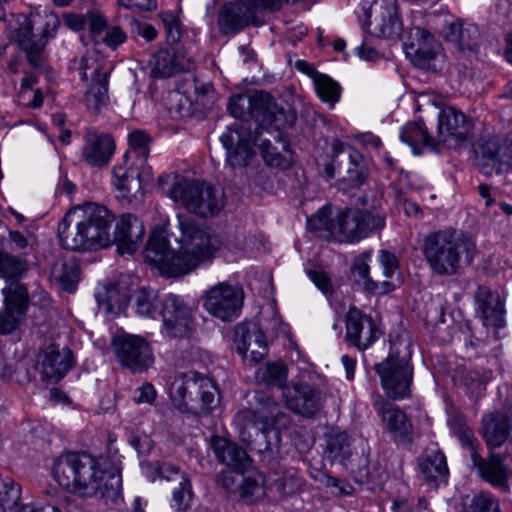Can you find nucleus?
<instances>
[{
    "label": "nucleus",
    "instance_id": "40",
    "mask_svg": "<svg viewBox=\"0 0 512 512\" xmlns=\"http://www.w3.org/2000/svg\"><path fill=\"white\" fill-rule=\"evenodd\" d=\"M353 274L358 283L363 285V287L371 292H379V293H387L394 289V285L389 281H384L381 283V289L377 282L373 281L369 277V266L364 257H359L355 259L353 264Z\"/></svg>",
    "mask_w": 512,
    "mask_h": 512
},
{
    "label": "nucleus",
    "instance_id": "33",
    "mask_svg": "<svg viewBox=\"0 0 512 512\" xmlns=\"http://www.w3.org/2000/svg\"><path fill=\"white\" fill-rule=\"evenodd\" d=\"M375 21L379 26V35L383 38H397L402 32V21L398 13L397 2H380L376 10Z\"/></svg>",
    "mask_w": 512,
    "mask_h": 512
},
{
    "label": "nucleus",
    "instance_id": "61",
    "mask_svg": "<svg viewBox=\"0 0 512 512\" xmlns=\"http://www.w3.org/2000/svg\"><path fill=\"white\" fill-rule=\"evenodd\" d=\"M349 150H355V149L340 140H335L332 144L333 164L337 165L339 168H341L343 161L339 162L338 157L340 155H344L348 159L349 155H350Z\"/></svg>",
    "mask_w": 512,
    "mask_h": 512
},
{
    "label": "nucleus",
    "instance_id": "55",
    "mask_svg": "<svg viewBox=\"0 0 512 512\" xmlns=\"http://www.w3.org/2000/svg\"><path fill=\"white\" fill-rule=\"evenodd\" d=\"M157 393L151 383H144L135 390L134 399L137 403H152L156 399Z\"/></svg>",
    "mask_w": 512,
    "mask_h": 512
},
{
    "label": "nucleus",
    "instance_id": "19",
    "mask_svg": "<svg viewBox=\"0 0 512 512\" xmlns=\"http://www.w3.org/2000/svg\"><path fill=\"white\" fill-rule=\"evenodd\" d=\"M255 404L250 410L244 412L245 417L251 418L254 425L260 424V436L265 437L266 433L285 426L287 415L281 410L280 404L268 393L256 391L254 394Z\"/></svg>",
    "mask_w": 512,
    "mask_h": 512
},
{
    "label": "nucleus",
    "instance_id": "36",
    "mask_svg": "<svg viewBox=\"0 0 512 512\" xmlns=\"http://www.w3.org/2000/svg\"><path fill=\"white\" fill-rule=\"evenodd\" d=\"M400 139L408 144L414 154H420V147L436 148L434 138L430 137L422 119L407 123L400 134Z\"/></svg>",
    "mask_w": 512,
    "mask_h": 512
},
{
    "label": "nucleus",
    "instance_id": "11",
    "mask_svg": "<svg viewBox=\"0 0 512 512\" xmlns=\"http://www.w3.org/2000/svg\"><path fill=\"white\" fill-rule=\"evenodd\" d=\"M281 2H225L218 13V27L223 34H236L245 27L265 22L266 12L281 8Z\"/></svg>",
    "mask_w": 512,
    "mask_h": 512
},
{
    "label": "nucleus",
    "instance_id": "6",
    "mask_svg": "<svg viewBox=\"0 0 512 512\" xmlns=\"http://www.w3.org/2000/svg\"><path fill=\"white\" fill-rule=\"evenodd\" d=\"M329 214V208L318 210L308 220V225L315 231H327L332 238L340 242L359 241L385 225V215L379 210L348 208L339 211L333 219Z\"/></svg>",
    "mask_w": 512,
    "mask_h": 512
},
{
    "label": "nucleus",
    "instance_id": "57",
    "mask_svg": "<svg viewBox=\"0 0 512 512\" xmlns=\"http://www.w3.org/2000/svg\"><path fill=\"white\" fill-rule=\"evenodd\" d=\"M325 485L328 488L334 489V494L336 495H350L352 494L354 488L351 484L346 481L340 480L338 478L327 476Z\"/></svg>",
    "mask_w": 512,
    "mask_h": 512
},
{
    "label": "nucleus",
    "instance_id": "31",
    "mask_svg": "<svg viewBox=\"0 0 512 512\" xmlns=\"http://www.w3.org/2000/svg\"><path fill=\"white\" fill-rule=\"evenodd\" d=\"M213 450L219 462L227 465L237 472H243L250 464L247 452L237 444L222 438L215 437L212 441Z\"/></svg>",
    "mask_w": 512,
    "mask_h": 512
},
{
    "label": "nucleus",
    "instance_id": "34",
    "mask_svg": "<svg viewBox=\"0 0 512 512\" xmlns=\"http://www.w3.org/2000/svg\"><path fill=\"white\" fill-rule=\"evenodd\" d=\"M113 185L123 198H128L141 188L140 172L133 164L124 161L123 165H116L112 170Z\"/></svg>",
    "mask_w": 512,
    "mask_h": 512
},
{
    "label": "nucleus",
    "instance_id": "62",
    "mask_svg": "<svg viewBox=\"0 0 512 512\" xmlns=\"http://www.w3.org/2000/svg\"><path fill=\"white\" fill-rule=\"evenodd\" d=\"M126 40L125 33L119 27H113L108 30L104 38V43L111 47L116 48Z\"/></svg>",
    "mask_w": 512,
    "mask_h": 512
},
{
    "label": "nucleus",
    "instance_id": "23",
    "mask_svg": "<svg viewBox=\"0 0 512 512\" xmlns=\"http://www.w3.org/2000/svg\"><path fill=\"white\" fill-rule=\"evenodd\" d=\"M372 404L384 430L392 437L406 439L412 435V422L399 406L388 402L381 395H376Z\"/></svg>",
    "mask_w": 512,
    "mask_h": 512
},
{
    "label": "nucleus",
    "instance_id": "10",
    "mask_svg": "<svg viewBox=\"0 0 512 512\" xmlns=\"http://www.w3.org/2000/svg\"><path fill=\"white\" fill-rule=\"evenodd\" d=\"M56 14L44 9L30 12L23 23L12 33L13 41L25 52L30 65L41 68L44 65V49L59 27Z\"/></svg>",
    "mask_w": 512,
    "mask_h": 512
},
{
    "label": "nucleus",
    "instance_id": "32",
    "mask_svg": "<svg viewBox=\"0 0 512 512\" xmlns=\"http://www.w3.org/2000/svg\"><path fill=\"white\" fill-rule=\"evenodd\" d=\"M483 438L489 447L498 448L508 439L511 425L508 416L494 412L482 418Z\"/></svg>",
    "mask_w": 512,
    "mask_h": 512
},
{
    "label": "nucleus",
    "instance_id": "22",
    "mask_svg": "<svg viewBox=\"0 0 512 512\" xmlns=\"http://www.w3.org/2000/svg\"><path fill=\"white\" fill-rule=\"evenodd\" d=\"M2 293L5 312L0 315V334H10L18 327L24 316L28 293L26 287L19 282L10 283L2 289Z\"/></svg>",
    "mask_w": 512,
    "mask_h": 512
},
{
    "label": "nucleus",
    "instance_id": "29",
    "mask_svg": "<svg viewBox=\"0 0 512 512\" xmlns=\"http://www.w3.org/2000/svg\"><path fill=\"white\" fill-rule=\"evenodd\" d=\"M476 302L485 326L500 328L504 325V304L500 295L481 286L476 292Z\"/></svg>",
    "mask_w": 512,
    "mask_h": 512
},
{
    "label": "nucleus",
    "instance_id": "8",
    "mask_svg": "<svg viewBox=\"0 0 512 512\" xmlns=\"http://www.w3.org/2000/svg\"><path fill=\"white\" fill-rule=\"evenodd\" d=\"M229 113L236 119L245 115L246 108L252 118L269 133L280 145L281 150L289 151L287 136L282 132L286 127L287 120L284 110L279 107L274 98L265 92H255L249 97L234 95L230 97L227 105Z\"/></svg>",
    "mask_w": 512,
    "mask_h": 512
},
{
    "label": "nucleus",
    "instance_id": "13",
    "mask_svg": "<svg viewBox=\"0 0 512 512\" xmlns=\"http://www.w3.org/2000/svg\"><path fill=\"white\" fill-rule=\"evenodd\" d=\"M243 300L244 293L241 288L220 282L206 290L202 306L213 317L231 322L240 315Z\"/></svg>",
    "mask_w": 512,
    "mask_h": 512
},
{
    "label": "nucleus",
    "instance_id": "42",
    "mask_svg": "<svg viewBox=\"0 0 512 512\" xmlns=\"http://www.w3.org/2000/svg\"><path fill=\"white\" fill-rule=\"evenodd\" d=\"M241 498L247 503H254L266 495L264 477L262 474L254 473L243 478L239 487Z\"/></svg>",
    "mask_w": 512,
    "mask_h": 512
},
{
    "label": "nucleus",
    "instance_id": "53",
    "mask_svg": "<svg viewBox=\"0 0 512 512\" xmlns=\"http://www.w3.org/2000/svg\"><path fill=\"white\" fill-rule=\"evenodd\" d=\"M192 495L190 480L182 478L179 486L173 490L171 506L177 511L185 510L190 505Z\"/></svg>",
    "mask_w": 512,
    "mask_h": 512
},
{
    "label": "nucleus",
    "instance_id": "52",
    "mask_svg": "<svg viewBox=\"0 0 512 512\" xmlns=\"http://www.w3.org/2000/svg\"><path fill=\"white\" fill-rule=\"evenodd\" d=\"M98 301L100 305L105 307L106 311L110 313H118L128 304L129 296L127 293L120 294L116 286H110L106 290V298H99Z\"/></svg>",
    "mask_w": 512,
    "mask_h": 512
},
{
    "label": "nucleus",
    "instance_id": "4",
    "mask_svg": "<svg viewBox=\"0 0 512 512\" xmlns=\"http://www.w3.org/2000/svg\"><path fill=\"white\" fill-rule=\"evenodd\" d=\"M422 253L434 274L452 276L474 261L478 249L472 236L450 228L426 235Z\"/></svg>",
    "mask_w": 512,
    "mask_h": 512
},
{
    "label": "nucleus",
    "instance_id": "64",
    "mask_svg": "<svg viewBox=\"0 0 512 512\" xmlns=\"http://www.w3.org/2000/svg\"><path fill=\"white\" fill-rule=\"evenodd\" d=\"M64 23L74 31H80L86 26V16L78 14H65Z\"/></svg>",
    "mask_w": 512,
    "mask_h": 512
},
{
    "label": "nucleus",
    "instance_id": "39",
    "mask_svg": "<svg viewBox=\"0 0 512 512\" xmlns=\"http://www.w3.org/2000/svg\"><path fill=\"white\" fill-rule=\"evenodd\" d=\"M135 312L142 317L154 318L158 313L159 295L158 292L150 288L138 289L134 296Z\"/></svg>",
    "mask_w": 512,
    "mask_h": 512
},
{
    "label": "nucleus",
    "instance_id": "15",
    "mask_svg": "<svg viewBox=\"0 0 512 512\" xmlns=\"http://www.w3.org/2000/svg\"><path fill=\"white\" fill-rule=\"evenodd\" d=\"M112 347L118 361L133 372H143L153 362L152 349L142 337L116 335L112 339Z\"/></svg>",
    "mask_w": 512,
    "mask_h": 512
},
{
    "label": "nucleus",
    "instance_id": "16",
    "mask_svg": "<svg viewBox=\"0 0 512 512\" xmlns=\"http://www.w3.org/2000/svg\"><path fill=\"white\" fill-rule=\"evenodd\" d=\"M161 316L164 332L172 338H185L194 331L192 309L178 295L169 294L162 301Z\"/></svg>",
    "mask_w": 512,
    "mask_h": 512
},
{
    "label": "nucleus",
    "instance_id": "58",
    "mask_svg": "<svg viewBox=\"0 0 512 512\" xmlns=\"http://www.w3.org/2000/svg\"><path fill=\"white\" fill-rule=\"evenodd\" d=\"M86 24H88L90 32L97 35L106 28L107 21L100 13H89L86 16Z\"/></svg>",
    "mask_w": 512,
    "mask_h": 512
},
{
    "label": "nucleus",
    "instance_id": "12",
    "mask_svg": "<svg viewBox=\"0 0 512 512\" xmlns=\"http://www.w3.org/2000/svg\"><path fill=\"white\" fill-rule=\"evenodd\" d=\"M410 42L404 44L405 54L418 68L427 71L442 70L446 56L441 44L427 30L414 27L410 30Z\"/></svg>",
    "mask_w": 512,
    "mask_h": 512
},
{
    "label": "nucleus",
    "instance_id": "43",
    "mask_svg": "<svg viewBox=\"0 0 512 512\" xmlns=\"http://www.w3.org/2000/svg\"><path fill=\"white\" fill-rule=\"evenodd\" d=\"M315 91L318 97L333 107L340 99L341 87L331 77L320 73L313 80Z\"/></svg>",
    "mask_w": 512,
    "mask_h": 512
},
{
    "label": "nucleus",
    "instance_id": "50",
    "mask_svg": "<svg viewBox=\"0 0 512 512\" xmlns=\"http://www.w3.org/2000/svg\"><path fill=\"white\" fill-rule=\"evenodd\" d=\"M254 343L260 350H251L248 355L247 352L251 343L246 342V335H243L241 340H237V352L242 355L245 359H250L252 362H259L265 355L267 344L265 341V337L260 330L254 332Z\"/></svg>",
    "mask_w": 512,
    "mask_h": 512
},
{
    "label": "nucleus",
    "instance_id": "38",
    "mask_svg": "<svg viewBox=\"0 0 512 512\" xmlns=\"http://www.w3.org/2000/svg\"><path fill=\"white\" fill-rule=\"evenodd\" d=\"M52 277L62 288L72 292L79 280V266L75 258L60 259L52 267Z\"/></svg>",
    "mask_w": 512,
    "mask_h": 512
},
{
    "label": "nucleus",
    "instance_id": "56",
    "mask_svg": "<svg viewBox=\"0 0 512 512\" xmlns=\"http://www.w3.org/2000/svg\"><path fill=\"white\" fill-rule=\"evenodd\" d=\"M379 260L383 268V274L386 278H391L398 268L396 257L393 254L382 250L379 255Z\"/></svg>",
    "mask_w": 512,
    "mask_h": 512
},
{
    "label": "nucleus",
    "instance_id": "49",
    "mask_svg": "<svg viewBox=\"0 0 512 512\" xmlns=\"http://www.w3.org/2000/svg\"><path fill=\"white\" fill-rule=\"evenodd\" d=\"M462 512H501V509L496 497L488 492H479L464 504Z\"/></svg>",
    "mask_w": 512,
    "mask_h": 512
},
{
    "label": "nucleus",
    "instance_id": "14",
    "mask_svg": "<svg viewBox=\"0 0 512 512\" xmlns=\"http://www.w3.org/2000/svg\"><path fill=\"white\" fill-rule=\"evenodd\" d=\"M481 173L492 176L512 169V130L505 138L493 136L483 140L476 151Z\"/></svg>",
    "mask_w": 512,
    "mask_h": 512
},
{
    "label": "nucleus",
    "instance_id": "30",
    "mask_svg": "<svg viewBox=\"0 0 512 512\" xmlns=\"http://www.w3.org/2000/svg\"><path fill=\"white\" fill-rule=\"evenodd\" d=\"M419 471L428 485L438 488L447 484L449 469L445 455L439 450H432L418 460Z\"/></svg>",
    "mask_w": 512,
    "mask_h": 512
},
{
    "label": "nucleus",
    "instance_id": "17",
    "mask_svg": "<svg viewBox=\"0 0 512 512\" xmlns=\"http://www.w3.org/2000/svg\"><path fill=\"white\" fill-rule=\"evenodd\" d=\"M245 123L235 122L228 126L220 141L226 149L227 162L232 168L246 166L254 151L257 138L248 133Z\"/></svg>",
    "mask_w": 512,
    "mask_h": 512
},
{
    "label": "nucleus",
    "instance_id": "59",
    "mask_svg": "<svg viewBox=\"0 0 512 512\" xmlns=\"http://www.w3.org/2000/svg\"><path fill=\"white\" fill-rule=\"evenodd\" d=\"M160 17L168 35L173 38H175V36H179L180 30L178 17L171 12H162L160 13Z\"/></svg>",
    "mask_w": 512,
    "mask_h": 512
},
{
    "label": "nucleus",
    "instance_id": "3",
    "mask_svg": "<svg viewBox=\"0 0 512 512\" xmlns=\"http://www.w3.org/2000/svg\"><path fill=\"white\" fill-rule=\"evenodd\" d=\"M114 215L103 205L88 202L71 208L58 223L60 245L71 251H91L110 243Z\"/></svg>",
    "mask_w": 512,
    "mask_h": 512
},
{
    "label": "nucleus",
    "instance_id": "48",
    "mask_svg": "<svg viewBox=\"0 0 512 512\" xmlns=\"http://www.w3.org/2000/svg\"><path fill=\"white\" fill-rule=\"evenodd\" d=\"M150 65L155 77L167 78L176 73L172 50L162 49L156 52L150 59Z\"/></svg>",
    "mask_w": 512,
    "mask_h": 512
},
{
    "label": "nucleus",
    "instance_id": "26",
    "mask_svg": "<svg viewBox=\"0 0 512 512\" xmlns=\"http://www.w3.org/2000/svg\"><path fill=\"white\" fill-rule=\"evenodd\" d=\"M144 235V225L136 216L129 213L120 216L115 226L114 241L122 254L134 253L142 243Z\"/></svg>",
    "mask_w": 512,
    "mask_h": 512
},
{
    "label": "nucleus",
    "instance_id": "1",
    "mask_svg": "<svg viewBox=\"0 0 512 512\" xmlns=\"http://www.w3.org/2000/svg\"><path fill=\"white\" fill-rule=\"evenodd\" d=\"M178 249L171 248L166 227L157 226L144 250L145 260L167 277L188 274L209 261L221 247V240L209 228L187 216H178Z\"/></svg>",
    "mask_w": 512,
    "mask_h": 512
},
{
    "label": "nucleus",
    "instance_id": "2",
    "mask_svg": "<svg viewBox=\"0 0 512 512\" xmlns=\"http://www.w3.org/2000/svg\"><path fill=\"white\" fill-rule=\"evenodd\" d=\"M52 473L60 486L84 498L114 500L121 488L120 475L104 470L99 459L85 452L62 454Z\"/></svg>",
    "mask_w": 512,
    "mask_h": 512
},
{
    "label": "nucleus",
    "instance_id": "45",
    "mask_svg": "<svg viewBox=\"0 0 512 512\" xmlns=\"http://www.w3.org/2000/svg\"><path fill=\"white\" fill-rule=\"evenodd\" d=\"M255 378L258 382L280 387L287 379V369L281 362H269L257 369Z\"/></svg>",
    "mask_w": 512,
    "mask_h": 512
},
{
    "label": "nucleus",
    "instance_id": "46",
    "mask_svg": "<svg viewBox=\"0 0 512 512\" xmlns=\"http://www.w3.org/2000/svg\"><path fill=\"white\" fill-rule=\"evenodd\" d=\"M349 158H346L344 169L346 170V180L353 187L360 186L366 179L367 171L363 156L357 150H349Z\"/></svg>",
    "mask_w": 512,
    "mask_h": 512
},
{
    "label": "nucleus",
    "instance_id": "28",
    "mask_svg": "<svg viewBox=\"0 0 512 512\" xmlns=\"http://www.w3.org/2000/svg\"><path fill=\"white\" fill-rule=\"evenodd\" d=\"M443 35L446 41L462 52H474L480 37L479 29L475 24L464 23L461 20L447 23L443 28Z\"/></svg>",
    "mask_w": 512,
    "mask_h": 512
},
{
    "label": "nucleus",
    "instance_id": "60",
    "mask_svg": "<svg viewBox=\"0 0 512 512\" xmlns=\"http://www.w3.org/2000/svg\"><path fill=\"white\" fill-rule=\"evenodd\" d=\"M308 275L320 291L325 294L330 292L331 282L326 273L322 271H309Z\"/></svg>",
    "mask_w": 512,
    "mask_h": 512
},
{
    "label": "nucleus",
    "instance_id": "5",
    "mask_svg": "<svg viewBox=\"0 0 512 512\" xmlns=\"http://www.w3.org/2000/svg\"><path fill=\"white\" fill-rule=\"evenodd\" d=\"M159 188L165 196L200 217H213L225 205V194L221 187L199 180L188 181L179 174L161 176Z\"/></svg>",
    "mask_w": 512,
    "mask_h": 512
},
{
    "label": "nucleus",
    "instance_id": "37",
    "mask_svg": "<svg viewBox=\"0 0 512 512\" xmlns=\"http://www.w3.org/2000/svg\"><path fill=\"white\" fill-rule=\"evenodd\" d=\"M326 457L331 462L345 464L351 456L349 437L345 432L332 430L326 436Z\"/></svg>",
    "mask_w": 512,
    "mask_h": 512
},
{
    "label": "nucleus",
    "instance_id": "54",
    "mask_svg": "<svg viewBox=\"0 0 512 512\" xmlns=\"http://www.w3.org/2000/svg\"><path fill=\"white\" fill-rule=\"evenodd\" d=\"M172 51L176 73L188 72L194 68V58L187 53L186 48L179 46Z\"/></svg>",
    "mask_w": 512,
    "mask_h": 512
},
{
    "label": "nucleus",
    "instance_id": "35",
    "mask_svg": "<svg viewBox=\"0 0 512 512\" xmlns=\"http://www.w3.org/2000/svg\"><path fill=\"white\" fill-rule=\"evenodd\" d=\"M109 72L95 71L92 82L86 92L85 102L88 110L98 113L109 102L108 81Z\"/></svg>",
    "mask_w": 512,
    "mask_h": 512
},
{
    "label": "nucleus",
    "instance_id": "9",
    "mask_svg": "<svg viewBox=\"0 0 512 512\" xmlns=\"http://www.w3.org/2000/svg\"><path fill=\"white\" fill-rule=\"evenodd\" d=\"M217 388L214 382L196 372L174 376L169 386V396L180 411L194 415H206L216 407Z\"/></svg>",
    "mask_w": 512,
    "mask_h": 512
},
{
    "label": "nucleus",
    "instance_id": "21",
    "mask_svg": "<svg viewBox=\"0 0 512 512\" xmlns=\"http://www.w3.org/2000/svg\"><path fill=\"white\" fill-rule=\"evenodd\" d=\"M471 123L466 115L455 107H443L438 114L437 141L455 146L466 140Z\"/></svg>",
    "mask_w": 512,
    "mask_h": 512
},
{
    "label": "nucleus",
    "instance_id": "18",
    "mask_svg": "<svg viewBox=\"0 0 512 512\" xmlns=\"http://www.w3.org/2000/svg\"><path fill=\"white\" fill-rule=\"evenodd\" d=\"M287 407L307 418L316 416L324 407L325 394L316 386L296 383L283 389Z\"/></svg>",
    "mask_w": 512,
    "mask_h": 512
},
{
    "label": "nucleus",
    "instance_id": "7",
    "mask_svg": "<svg viewBox=\"0 0 512 512\" xmlns=\"http://www.w3.org/2000/svg\"><path fill=\"white\" fill-rule=\"evenodd\" d=\"M412 342L406 331L390 336L388 356L375 366L381 386L390 399L402 400L409 397L413 381L410 364Z\"/></svg>",
    "mask_w": 512,
    "mask_h": 512
},
{
    "label": "nucleus",
    "instance_id": "24",
    "mask_svg": "<svg viewBox=\"0 0 512 512\" xmlns=\"http://www.w3.org/2000/svg\"><path fill=\"white\" fill-rule=\"evenodd\" d=\"M73 367V353L67 348L50 344L42 353V377L46 381L57 383Z\"/></svg>",
    "mask_w": 512,
    "mask_h": 512
},
{
    "label": "nucleus",
    "instance_id": "47",
    "mask_svg": "<svg viewBox=\"0 0 512 512\" xmlns=\"http://www.w3.org/2000/svg\"><path fill=\"white\" fill-rule=\"evenodd\" d=\"M27 271V264L24 260L5 251L0 250V277L6 280L21 278Z\"/></svg>",
    "mask_w": 512,
    "mask_h": 512
},
{
    "label": "nucleus",
    "instance_id": "44",
    "mask_svg": "<svg viewBox=\"0 0 512 512\" xmlns=\"http://www.w3.org/2000/svg\"><path fill=\"white\" fill-rule=\"evenodd\" d=\"M21 497L20 486L11 478L0 477V507L4 512H17Z\"/></svg>",
    "mask_w": 512,
    "mask_h": 512
},
{
    "label": "nucleus",
    "instance_id": "20",
    "mask_svg": "<svg viewBox=\"0 0 512 512\" xmlns=\"http://www.w3.org/2000/svg\"><path fill=\"white\" fill-rule=\"evenodd\" d=\"M345 339L360 351L368 349L380 336V330L370 315L350 308L345 316Z\"/></svg>",
    "mask_w": 512,
    "mask_h": 512
},
{
    "label": "nucleus",
    "instance_id": "25",
    "mask_svg": "<svg viewBox=\"0 0 512 512\" xmlns=\"http://www.w3.org/2000/svg\"><path fill=\"white\" fill-rule=\"evenodd\" d=\"M115 142L110 134L89 131L85 136V143L82 149L83 159L93 167L107 165L114 154Z\"/></svg>",
    "mask_w": 512,
    "mask_h": 512
},
{
    "label": "nucleus",
    "instance_id": "41",
    "mask_svg": "<svg viewBox=\"0 0 512 512\" xmlns=\"http://www.w3.org/2000/svg\"><path fill=\"white\" fill-rule=\"evenodd\" d=\"M128 142L130 151L124 155L125 162H127V160L136 159L140 165H143L149 155V135L142 130H135L128 135Z\"/></svg>",
    "mask_w": 512,
    "mask_h": 512
},
{
    "label": "nucleus",
    "instance_id": "63",
    "mask_svg": "<svg viewBox=\"0 0 512 512\" xmlns=\"http://www.w3.org/2000/svg\"><path fill=\"white\" fill-rule=\"evenodd\" d=\"M158 470L160 477L167 481H181L182 478H186L185 474L181 473L180 470L172 464H162Z\"/></svg>",
    "mask_w": 512,
    "mask_h": 512
},
{
    "label": "nucleus",
    "instance_id": "51",
    "mask_svg": "<svg viewBox=\"0 0 512 512\" xmlns=\"http://www.w3.org/2000/svg\"><path fill=\"white\" fill-rule=\"evenodd\" d=\"M256 145L259 147L264 161L276 168H286L289 165V160L281 154L278 147H274L271 140L268 138L260 139Z\"/></svg>",
    "mask_w": 512,
    "mask_h": 512
},
{
    "label": "nucleus",
    "instance_id": "27",
    "mask_svg": "<svg viewBox=\"0 0 512 512\" xmlns=\"http://www.w3.org/2000/svg\"><path fill=\"white\" fill-rule=\"evenodd\" d=\"M472 462L478 468L480 476L492 486L509 490V473L504 459L500 455L491 453L483 459L477 451L472 452Z\"/></svg>",
    "mask_w": 512,
    "mask_h": 512
}]
</instances>
